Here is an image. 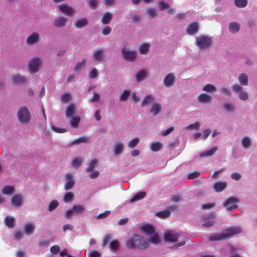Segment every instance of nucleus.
<instances>
[{
    "label": "nucleus",
    "instance_id": "f257e3e1",
    "mask_svg": "<svg viewBox=\"0 0 257 257\" xmlns=\"http://www.w3.org/2000/svg\"><path fill=\"white\" fill-rule=\"evenodd\" d=\"M149 241L145 240L140 235H135L130 238L126 242V245L130 248H147L149 245Z\"/></svg>",
    "mask_w": 257,
    "mask_h": 257
},
{
    "label": "nucleus",
    "instance_id": "f03ea898",
    "mask_svg": "<svg viewBox=\"0 0 257 257\" xmlns=\"http://www.w3.org/2000/svg\"><path fill=\"white\" fill-rule=\"evenodd\" d=\"M141 230L146 233L151 238L147 241L153 244H158L161 241V239L156 233L153 226L150 224L144 225L141 227Z\"/></svg>",
    "mask_w": 257,
    "mask_h": 257
},
{
    "label": "nucleus",
    "instance_id": "7ed1b4c3",
    "mask_svg": "<svg viewBox=\"0 0 257 257\" xmlns=\"http://www.w3.org/2000/svg\"><path fill=\"white\" fill-rule=\"evenodd\" d=\"M17 116L19 121L23 124H28L31 119V114L28 108L25 106L19 108Z\"/></svg>",
    "mask_w": 257,
    "mask_h": 257
},
{
    "label": "nucleus",
    "instance_id": "20e7f679",
    "mask_svg": "<svg viewBox=\"0 0 257 257\" xmlns=\"http://www.w3.org/2000/svg\"><path fill=\"white\" fill-rule=\"evenodd\" d=\"M196 46L200 50H206L212 45V38L207 35H200L195 39Z\"/></svg>",
    "mask_w": 257,
    "mask_h": 257
},
{
    "label": "nucleus",
    "instance_id": "39448f33",
    "mask_svg": "<svg viewBox=\"0 0 257 257\" xmlns=\"http://www.w3.org/2000/svg\"><path fill=\"white\" fill-rule=\"evenodd\" d=\"M85 212L86 209L83 205L76 204L67 210L65 212L64 216L67 218H70L74 214H83Z\"/></svg>",
    "mask_w": 257,
    "mask_h": 257
},
{
    "label": "nucleus",
    "instance_id": "423d86ee",
    "mask_svg": "<svg viewBox=\"0 0 257 257\" xmlns=\"http://www.w3.org/2000/svg\"><path fill=\"white\" fill-rule=\"evenodd\" d=\"M121 53L123 58L129 62L135 61L137 58V53L135 50H131L127 46L122 48Z\"/></svg>",
    "mask_w": 257,
    "mask_h": 257
},
{
    "label": "nucleus",
    "instance_id": "0eeeda50",
    "mask_svg": "<svg viewBox=\"0 0 257 257\" xmlns=\"http://www.w3.org/2000/svg\"><path fill=\"white\" fill-rule=\"evenodd\" d=\"M232 91L237 94L239 99L246 101L248 98V93L244 91L242 86L238 84H234L231 87Z\"/></svg>",
    "mask_w": 257,
    "mask_h": 257
},
{
    "label": "nucleus",
    "instance_id": "6e6552de",
    "mask_svg": "<svg viewBox=\"0 0 257 257\" xmlns=\"http://www.w3.org/2000/svg\"><path fill=\"white\" fill-rule=\"evenodd\" d=\"M239 202V199L236 197H230L226 199L223 202V207L226 208L228 211H232L237 208V203Z\"/></svg>",
    "mask_w": 257,
    "mask_h": 257
},
{
    "label": "nucleus",
    "instance_id": "1a4fd4ad",
    "mask_svg": "<svg viewBox=\"0 0 257 257\" xmlns=\"http://www.w3.org/2000/svg\"><path fill=\"white\" fill-rule=\"evenodd\" d=\"M42 62V59L40 58L35 57L32 59L29 63V70L30 73H36L37 72Z\"/></svg>",
    "mask_w": 257,
    "mask_h": 257
},
{
    "label": "nucleus",
    "instance_id": "9d476101",
    "mask_svg": "<svg viewBox=\"0 0 257 257\" xmlns=\"http://www.w3.org/2000/svg\"><path fill=\"white\" fill-rule=\"evenodd\" d=\"M215 214L210 213L208 215L204 216L202 217V221L204 222L202 226L206 228H209L213 226L215 223Z\"/></svg>",
    "mask_w": 257,
    "mask_h": 257
},
{
    "label": "nucleus",
    "instance_id": "9b49d317",
    "mask_svg": "<svg viewBox=\"0 0 257 257\" xmlns=\"http://www.w3.org/2000/svg\"><path fill=\"white\" fill-rule=\"evenodd\" d=\"M93 59L95 62H102L105 58V51L102 49H95L92 53Z\"/></svg>",
    "mask_w": 257,
    "mask_h": 257
},
{
    "label": "nucleus",
    "instance_id": "f8f14e48",
    "mask_svg": "<svg viewBox=\"0 0 257 257\" xmlns=\"http://www.w3.org/2000/svg\"><path fill=\"white\" fill-rule=\"evenodd\" d=\"M178 233L174 230L167 231L164 234V239L166 241L175 242L177 241L179 237Z\"/></svg>",
    "mask_w": 257,
    "mask_h": 257
},
{
    "label": "nucleus",
    "instance_id": "ddd939ff",
    "mask_svg": "<svg viewBox=\"0 0 257 257\" xmlns=\"http://www.w3.org/2000/svg\"><path fill=\"white\" fill-rule=\"evenodd\" d=\"M66 183L64 188L66 190H69L72 188L75 183L73 175L71 173H67L65 175Z\"/></svg>",
    "mask_w": 257,
    "mask_h": 257
},
{
    "label": "nucleus",
    "instance_id": "4468645a",
    "mask_svg": "<svg viewBox=\"0 0 257 257\" xmlns=\"http://www.w3.org/2000/svg\"><path fill=\"white\" fill-rule=\"evenodd\" d=\"M124 149V145L123 142L120 141L115 142L113 146L112 151L113 155L115 156H118L122 154Z\"/></svg>",
    "mask_w": 257,
    "mask_h": 257
},
{
    "label": "nucleus",
    "instance_id": "2eb2a0df",
    "mask_svg": "<svg viewBox=\"0 0 257 257\" xmlns=\"http://www.w3.org/2000/svg\"><path fill=\"white\" fill-rule=\"evenodd\" d=\"M176 80V78L174 73H169L164 79V85L167 87H171L174 85Z\"/></svg>",
    "mask_w": 257,
    "mask_h": 257
},
{
    "label": "nucleus",
    "instance_id": "dca6fc26",
    "mask_svg": "<svg viewBox=\"0 0 257 257\" xmlns=\"http://www.w3.org/2000/svg\"><path fill=\"white\" fill-rule=\"evenodd\" d=\"M223 230L226 238L232 235L239 234L242 232V228L238 226L230 227Z\"/></svg>",
    "mask_w": 257,
    "mask_h": 257
},
{
    "label": "nucleus",
    "instance_id": "f3484780",
    "mask_svg": "<svg viewBox=\"0 0 257 257\" xmlns=\"http://www.w3.org/2000/svg\"><path fill=\"white\" fill-rule=\"evenodd\" d=\"M40 41V35L38 33L34 32L30 35L26 39V43L28 45H34L37 44Z\"/></svg>",
    "mask_w": 257,
    "mask_h": 257
},
{
    "label": "nucleus",
    "instance_id": "a211bd4d",
    "mask_svg": "<svg viewBox=\"0 0 257 257\" xmlns=\"http://www.w3.org/2000/svg\"><path fill=\"white\" fill-rule=\"evenodd\" d=\"M68 20L66 17L59 16L54 20L53 24L55 27L62 28L65 27Z\"/></svg>",
    "mask_w": 257,
    "mask_h": 257
},
{
    "label": "nucleus",
    "instance_id": "6ab92c4d",
    "mask_svg": "<svg viewBox=\"0 0 257 257\" xmlns=\"http://www.w3.org/2000/svg\"><path fill=\"white\" fill-rule=\"evenodd\" d=\"M199 31V24L193 22L188 25L187 28V33L190 35H194Z\"/></svg>",
    "mask_w": 257,
    "mask_h": 257
},
{
    "label": "nucleus",
    "instance_id": "aec40b11",
    "mask_svg": "<svg viewBox=\"0 0 257 257\" xmlns=\"http://www.w3.org/2000/svg\"><path fill=\"white\" fill-rule=\"evenodd\" d=\"M161 104L158 102H154L151 105L150 113H152L153 116H156L161 112Z\"/></svg>",
    "mask_w": 257,
    "mask_h": 257
},
{
    "label": "nucleus",
    "instance_id": "412c9836",
    "mask_svg": "<svg viewBox=\"0 0 257 257\" xmlns=\"http://www.w3.org/2000/svg\"><path fill=\"white\" fill-rule=\"evenodd\" d=\"M198 100L201 103H209L212 101V97L207 93H201L198 96Z\"/></svg>",
    "mask_w": 257,
    "mask_h": 257
},
{
    "label": "nucleus",
    "instance_id": "4be33fe9",
    "mask_svg": "<svg viewBox=\"0 0 257 257\" xmlns=\"http://www.w3.org/2000/svg\"><path fill=\"white\" fill-rule=\"evenodd\" d=\"M226 236L223 230L220 233H214L209 235V239L210 241H217L226 239Z\"/></svg>",
    "mask_w": 257,
    "mask_h": 257
},
{
    "label": "nucleus",
    "instance_id": "5701e85b",
    "mask_svg": "<svg viewBox=\"0 0 257 257\" xmlns=\"http://www.w3.org/2000/svg\"><path fill=\"white\" fill-rule=\"evenodd\" d=\"M227 182L226 181H219L214 184L212 186L213 189L217 192H220L223 191L227 187Z\"/></svg>",
    "mask_w": 257,
    "mask_h": 257
},
{
    "label": "nucleus",
    "instance_id": "b1692460",
    "mask_svg": "<svg viewBox=\"0 0 257 257\" xmlns=\"http://www.w3.org/2000/svg\"><path fill=\"white\" fill-rule=\"evenodd\" d=\"M241 144L243 149L247 150L252 146L251 139L248 136L243 137L241 140Z\"/></svg>",
    "mask_w": 257,
    "mask_h": 257
},
{
    "label": "nucleus",
    "instance_id": "393cba45",
    "mask_svg": "<svg viewBox=\"0 0 257 257\" xmlns=\"http://www.w3.org/2000/svg\"><path fill=\"white\" fill-rule=\"evenodd\" d=\"M59 10L63 13L66 15H71L74 14V11L72 8L66 5H61L59 6Z\"/></svg>",
    "mask_w": 257,
    "mask_h": 257
},
{
    "label": "nucleus",
    "instance_id": "a878e982",
    "mask_svg": "<svg viewBox=\"0 0 257 257\" xmlns=\"http://www.w3.org/2000/svg\"><path fill=\"white\" fill-rule=\"evenodd\" d=\"M148 71L145 69H142L137 72L136 74V79L138 82H141L144 80L148 77Z\"/></svg>",
    "mask_w": 257,
    "mask_h": 257
},
{
    "label": "nucleus",
    "instance_id": "bb28decb",
    "mask_svg": "<svg viewBox=\"0 0 257 257\" xmlns=\"http://www.w3.org/2000/svg\"><path fill=\"white\" fill-rule=\"evenodd\" d=\"M155 97L151 94L146 95L141 102V106L145 107L152 104L154 101Z\"/></svg>",
    "mask_w": 257,
    "mask_h": 257
},
{
    "label": "nucleus",
    "instance_id": "cd10ccee",
    "mask_svg": "<svg viewBox=\"0 0 257 257\" xmlns=\"http://www.w3.org/2000/svg\"><path fill=\"white\" fill-rule=\"evenodd\" d=\"M36 227L34 224L32 223H29L26 224L23 228L24 232L28 235L32 234L35 230Z\"/></svg>",
    "mask_w": 257,
    "mask_h": 257
},
{
    "label": "nucleus",
    "instance_id": "c85d7f7f",
    "mask_svg": "<svg viewBox=\"0 0 257 257\" xmlns=\"http://www.w3.org/2000/svg\"><path fill=\"white\" fill-rule=\"evenodd\" d=\"M238 80L240 85L247 86L248 84V76L244 73H242L239 75L238 77Z\"/></svg>",
    "mask_w": 257,
    "mask_h": 257
},
{
    "label": "nucleus",
    "instance_id": "c756f323",
    "mask_svg": "<svg viewBox=\"0 0 257 257\" xmlns=\"http://www.w3.org/2000/svg\"><path fill=\"white\" fill-rule=\"evenodd\" d=\"M240 25L236 22H231L228 25V30L231 33L235 34L240 30Z\"/></svg>",
    "mask_w": 257,
    "mask_h": 257
},
{
    "label": "nucleus",
    "instance_id": "7c9ffc66",
    "mask_svg": "<svg viewBox=\"0 0 257 257\" xmlns=\"http://www.w3.org/2000/svg\"><path fill=\"white\" fill-rule=\"evenodd\" d=\"M151 47V45L147 43H143L138 47L139 51L142 55H147Z\"/></svg>",
    "mask_w": 257,
    "mask_h": 257
},
{
    "label": "nucleus",
    "instance_id": "2f4dec72",
    "mask_svg": "<svg viewBox=\"0 0 257 257\" xmlns=\"http://www.w3.org/2000/svg\"><path fill=\"white\" fill-rule=\"evenodd\" d=\"M76 109L74 105L69 104L68 105L65 110V116L66 118H70L73 117L72 116L75 113Z\"/></svg>",
    "mask_w": 257,
    "mask_h": 257
},
{
    "label": "nucleus",
    "instance_id": "473e14b6",
    "mask_svg": "<svg viewBox=\"0 0 257 257\" xmlns=\"http://www.w3.org/2000/svg\"><path fill=\"white\" fill-rule=\"evenodd\" d=\"M23 195L21 194H17L12 197L11 202L14 206L18 207L21 205Z\"/></svg>",
    "mask_w": 257,
    "mask_h": 257
},
{
    "label": "nucleus",
    "instance_id": "72a5a7b5",
    "mask_svg": "<svg viewBox=\"0 0 257 257\" xmlns=\"http://www.w3.org/2000/svg\"><path fill=\"white\" fill-rule=\"evenodd\" d=\"M90 140V137L82 136L76 139L70 143V145H78L81 143H87Z\"/></svg>",
    "mask_w": 257,
    "mask_h": 257
},
{
    "label": "nucleus",
    "instance_id": "f704fd0d",
    "mask_svg": "<svg viewBox=\"0 0 257 257\" xmlns=\"http://www.w3.org/2000/svg\"><path fill=\"white\" fill-rule=\"evenodd\" d=\"M113 15L110 12L104 13L101 18V22L104 25H106L109 23L112 20Z\"/></svg>",
    "mask_w": 257,
    "mask_h": 257
},
{
    "label": "nucleus",
    "instance_id": "c9c22d12",
    "mask_svg": "<svg viewBox=\"0 0 257 257\" xmlns=\"http://www.w3.org/2000/svg\"><path fill=\"white\" fill-rule=\"evenodd\" d=\"M87 63V59H84L82 61L77 63L74 67V72L78 73L85 66Z\"/></svg>",
    "mask_w": 257,
    "mask_h": 257
},
{
    "label": "nucleus",
    "instance_id": "e433bc0d",
    "mask_svg": "<svg viewBox=\"0 0 257 257\" xmlns=\"http://www.w3.org/2000/svg\"><path fill=\"white\" fill-rule=\"evenodd\" d=\"M217 147L215 146L212 147L211 149L208 150L207 151L201 152L199 156L200 158L203 157H209L212 156L215 152L217 151Z\"/></svg>",
    "mask_w": 257,
    "mask_h": 257
},
{
    "label": "nucleus",
    "instance_id": "4c0bfd02",
    "mask_svg": "<svg viewBox=\"0 0 257 257\" xmlns=\"http://www.w3.org/2000/svg\"><path fill=\"white\" fill-rule=\"evenodd\" d=\"M13 79L14 82L17 84H24L26 82L25 77L19 74L14 75Z\"/></svg>",
    "mask_w": 257,
    "mask_h": 257
},
{
    "label": "nucleus",
    "instance_id": "58836bf2",
    "mask_svg": "<svg viewBox=\"0 0 257 257\" xmlns=\"http://www.w3.org/2000/svg\"><path fill=\"white\" fill-rule=\"evenodd\" d=\"M88 24V21L86 18H83L77 20L75 22V26L78 29H81L85 27Z\"/></svg>",
    "mask_w": 257,
    "mask_h": 257
},
{
    "label": "nucleus",
    "instance_id": "ea45409f",
    "mask_svg": "<svg viewBox=\"0 0 257 257\" xmlns=\"http://www.w3.org/2000/svg\"><path fill=\"white\" fill-rule=\"evenodd\" d=\"M146 195V193L144 191L139 192L135 195H134L132 198L130 200V203H133L144 198Z\"/></svg>",
    "mask_w": 257,
    "mask_h": 257
},
{
    "label": "nucleus",
    "instance_id": "a19ab883",
    "mask_svg": "<svg viewBox=\"0 0 257 257\" xmlns=\"http://www.w3.org/2000/svg\"><path fill=\"white\" fill-rule=\"evenodd\" d=\"M5 223L9 228H13L15 225V219L12 216H8L5 219Z\"/></svg>",
    "mask_w": 257,
    "mask_h": 257
},
{
    "label": "nucleus",
    "instance_id": "79ce46f5",
    "mask_svg": "<svg viewBox=\"0 0 257 257\" xmlns=\"http://www.w3.org/2000/svg\"><path fill=\"white\" fill-rule=\"evenodd\" d=\"M2 192L4 194L11 195L14 193L15 188L12 186H6L3 187Z\"/></svg>",
    "mask_w": 257,
    "mask_h": 257
},
{
    "label": "nucleus",
    "instance_id": "37998d69",
    "mask_svg": "<svg viewBox=\"0 0 257 257\" xmlns=\"http://www.w3.org/2000/svg\"><path fill=\"white\" fill-rule=\"evenodd\" d=\"M150 146L151 150L153 152H157L163 148V145L158 142L151 143Z\"/></svg>",
    "mask_w": 257,
    "mask_h": 257
},
{
    "label": "nucleus",
    "instance_id": "c03bdc74",
    "mask_svg": "<svg viewBox=\"0 0 257 257\" xmlns=\"http://www.w3.org/2000/svg\"><path fill=\"white\" fill-rule=\"evenodd\" d=\"M70 124L72 127L77 128L80 121V117L79 116H73L70 117Z\"/></svg>",
    "mask_w": 257,
    "mask_h": 257
},
{
    "label": "nucleus",
    "instance_id": "a18cd8bd",
    "mask_svg": "<svg viewBox=\"0 0 257 257\" xmlns=\"http://www.w3.org/2000/svg\"><path fill=\"white\" fill-rule=\"evenodd\" d=\"M202 90L207 92L212 93L216 91V88L214 85L208 83L203 87Z\"/></svg>",
    "mask_w": 257,
    "mask_h": 257
},
{
    "label": "nucleus",
    "instance_id": "49530a36",
    "mask_svg": "<svg viewBox=\"0 0 257 257\" xmlns=\"http://www.w3.org/2000/svg\"><path fill=\"white\" fill-rule=\"evenodd\" d=\"M98 164V161L96 159L92 160L89 164L88 167L86 169L87 172H91L96 168Z\"/></svg>",
    "mask_w": 257,
    "mask_h": 257
},
{
    "label": "nucleus",
    "instance_id": "de8ad7c7",
    "mask_svg": "<svg viewBox=\"0 0 257 257\" xmlns=\"http://www.w3.org/2000/svg\"><path fill=\"white\" fill-rule=\"evenodd\" d=\"M131 94V91L129 90H124L119 96V100L121 101H125L127 100L128 96Z\"/></svg>",
    "mask_w": 257,
    "mask_h": 257
},
{
    "label": "nucleus",
    "instance_id": "09e8293b",
    "mask_svg": "<svg viewBox=\"0 0 257 257\" xmlns=\"http://www.w3.org/2000/svg\"><path fill=\"white\" fill-rule=\"evenodd\" d=\"M171 213L170 210H166L158 212L156 213V215L161 218H166L170 216Z\"/></svg>",
    "mask_w": 257,
    "mask_h": 257
},
{
    "label": "nucleus",
    "instance_id": "8fccbe9b",
    "mask_svg": "<svg viewBox=\"0 0 257 257\" xmlns=\"http://www.w3.org/2000/svg\"><path fill=\"white\" fill-rule=\"evenodd\" d=\"M235 5L239 8H245L247 5V0H234Z\"/></svg>",
    "mask_w": 257,
    "mask_h": 257
},
{
    "label": "nucleus",
    "instance_id": "3c124183",
    "mask_svg": "<svg viewBox=\"0 0 257 257\" xmlns=\"http://www.w3.org/2000/svg\"><path fill=\"white\" fill-rule=\"evenodd\" d=\"M74 199V194L72 192H67L63 197V200L65 202L69 203Z\"/></svg>",
    "mask_w": 257,
    "mask_h": 257
},
{
    "label": "nucleus",
    "instance_id": "603ef678",
    "mask_svg": "<svg viewBox=\"0 0 257 257\" xmlns=\"http://www.w3.org/2000/svg\"><path fill=\"white\" fill-rule=\"evenodd\" d=\"M223 108L227 111L233 112L235 110L234 105L231 103L226 102L223 105Z\"/></svg>",
    "mask_w": 257,
    "mask_h": 257
},
{
    "label": "nucleus",
    "instance_id": "864d4df0",
    "mask_svg": "<svg viewBox=\"0 0 257 257\" xmlns=\"http://www.w3.org/2000/svg\"><path fill=\"white\" fill-rule=\"evenodd\" d=\"M140 142V139L138 138H136L130 141L128 144L127 146L130 148H134L136 147Z\"/></svg>",
    "mask_w": 257,
    "mask_h": 257
},
{
    "label": "nucleus",
    "instance_id": "5fc2aeb1",
    "mask_svg": "<svg viewBox=\"0 0 257 257\" xmlns=\"http://www.w3.org/2000/svg\"><path fill=\"white\" fill-rule=\"evenodd\" d=\"M59 203L57 200H52L49 204L48 210L50 212L52 211L58 206Z\"/></svg>",
    "mask_w": 257,
    "mask_h": 257
},
{
    "label": "nucleus",
    "instance_id": "6e6d98bb",
    "mask_svg": "<svg viewBox=\"0 0 257 257\" xmlns=\"http://www.w3.org/2000/svg\"><path fill=\"white\" fill-rule=\"evenodd\" d=\"M71 99V96L69 93H65L61 95V100L62 103H66Z\"/></svg>",
    "mask_w": 257,
    "mask_h": 257
},
{
    "label": "nucleus",
    "instance_id": "4d7b16f0",
    "mask_svg": "<svg viewBox=\"0 0 257 257\" xmlns=\"http://www.w3.org/2000/svg\"><path fill=\"white\" fill-rule=\"evenodd\" d=\"M132 22L134 23H139L141 19V16L137 14H133L131 16Z\"/></svg>",
    "mask_w": 257,
    "mask_h": 257
},
{
    "label": "nucleus",
    "instance_id": "13d9d810",
    "mask_svg": "<svg viewBox=\"0 0 257 257\" xmlns=\"http://www.w3.org/2000/svg\"><path fill=\"white\" fill-rule=\"evenodd\" d=\"M110 248L113 250H117L119 249L118 241L113 240L110 243Z\"/></svg>",
    "mask_w": 257,
    "mask_h": 257
},
{
    "label": "nucleus",
    "instance_id": "bf43d9fd",
    "mask_svg": "<svg viewBox=\"0 0 257 257\" xmlns=\"http://www.w3.org/2000/svg\"><path fill=\"white\" fill-rule=\"evenodd\" d=\"M82 162V160L80 158H75L72 163V165L73 167H76L79 166Z\"/></svg>",
    "mask_w": 257,
    "mask_h": 257
},
{
    "label": "nucleus",
    "instance_id": "052dcab7",
    "mask_svg": "<svg viewBox=\"0 0 257 257\" xmlns=\"http://www.w3.org/2000/svg\"><path fill=\"white\" fill-rule=\"evenodd\" d=\"M147 14L151 18L156 17L158 14L157 11L152 8H149L147 11Z\"/></svg>",
    "mask_w": 257,
    "mask_h": 257
},
{
    "label": "nucleus",
    "instance_id": "680f3d73",
    "mask_svg": "<svg viewBox=\"0 0 257 257\" xmlns=\"http://www.w3.org/2000/svg\"><path fill=\"white\" fill-rule=\"evenodd\" d=\"M23 234L21 230L16 231L14 233V239L16 240H19L22 238Z\"/></svg>",
    "mask_w": 257,
    "mask_h": 257
},
{
    "label": "nucleus",
    "instance_id": "e2e57ef3",
    "mask_svg": "<svg viewBox=\"0 0 257 257\" xmlns=\"http://www.w3.org/2000/svg\"><path fill=\"white\" fill-rule=\"evenodd\" d=\"M200 175V173L197 171H195L190 173L188 175L187 178L189 179H194L198 177Z\"/></svg>",
    "mask_w": 257,
    "mask_h": 257
},
{
    "label": "nucleus",
    "instance_id": "0e129e2a",
    "mask_svg": "<svg viewBox=\"0 0 257 257\" xmlns=\"http://www.w3.org/2000/svg\"><path fill=\"white\" fill-rule=\"evenodd\" d=\"M200 126L199 122L197 121L194 123L189 124L186 128L188 130H198Z\"/></svg>",
    "mask_w": 257,
    "mask_h": 257
},
{
    "label": "nucleus",
    "instance_id": "69168bd1",
    "mask_svg": "<svg viewBox=\"0 0 257 257\" xmlns=\"http://www.w3.org/2000/svg\"><path fill=\"white\" fill-rule=\"evenodd\" d=\"M97 76H98L97 70L95 68H93L90 71V72H89V76L90 78L94 79V78H96L97 77Z\"/></svg>",
    "mask_w": 257,
    "mask_h": 257
},
{
    "label": "nucleus",
    "instance_id": "338daca9",
    "mask_svg": "<svg viewBox=\"0 0 257 257\" xmlns=\"http://www.w3.org/2000/svg\"><path fill=\"white\" fill-rule=\"evenodd\" d=\"M50 251L53 254H57L60 250V247L57 245H53L50 248Z\"/></svg>",
    "mask_w": 257,
    "mask_h": 257
},
{
    "label": "nucleus",
    "instance_id": "774afa93",
    "mask_svg": "<svg viewBox=\"0 0 257 257\" xmlns=\"http://www.w3.org/2000/svg\"><path fill=\"white\" fill-rule=\"evenodd\" d=\"M88 257H101V254L97 250H92L88 254Z\"/></svg>",
    "mask_w": 257,
    "mask_h": 257
}]
</instances>
